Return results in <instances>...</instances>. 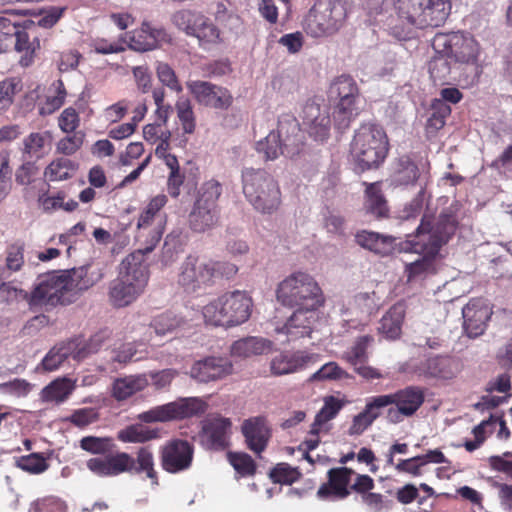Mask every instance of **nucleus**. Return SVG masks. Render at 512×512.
<instances>
[{"label": "nucleus", "instance_id": "f257e3e1", "mask_svg": "<svg viewBox=\"0 0 512 512\" xmlns=\"http://www.w3.org/2000/svg\"><path fill=\"white\" fill-rule=\"evenodd\" d=\"M457 226V216L450 209L442 211L435 220L427 215L422 217L415 233L399 244L400 251L419 255L416 260L405 264L408 282L437 273L440 250L453 237Z\"/></svg>", "mask_w": 512, "mask_h": 512}, {"label": "nucleus", "instance_id": "f03ea898", "mask_svg": "<svg viewBox=\"0 0 512 512\" xmlns=\"http://www.w3.org/2000/svg\"><path fill=\"white\" fill-rule=\"evenodd\" d=\"M80 447L91 454L105 455L91 458L86 463L87 468L97 476L112 477L123 473L145 475L152 485L159 484L154 454L148 446L140 447L135 458L126 452L110 453L114 444L109 437H83Z\"/></svg>", "mask_w": 512, "mask_h": 512}, {"label": "nucleus", "instance_id": "7ed1b4c3", "mask_svg": "<svg viewBox=\"0 0 512 512\" xmlns=\"http://www.w3.org/2000/svg\"><path fill=\"white\" fill-rule=\"evenodd\" d=\"M94 281L87 277V269L81 267L71 271L51 272L41 275L30 293V307L50 310L58 305L72 303L76 296L91 286Z\"/></svg>", "mask_w": 512, "mask_h": 512}, {"label": "nucleus", "instance_id": "20e7f679", "mask_svg": "<svg viewBox=\"0 0 512 512\" xmlns=\"http://www.w3.org/2000/svg\"><path fill=\"white\" fill-rule=\"evenodd\" d=\"M148 280L149 267L145 252L138 249L121 261L118 276L108 287L109 303L115 308L131 305L144 292Z\"/></svg>", "mask_w": 512, "mask_h": 512}, {"label": "nucleus", "instance_id": "39448f33", "mask_svg": "<svg viewBox=\"0 0 512 512\" xmlns=\"http://www.w3.org/2000/svg\"><path fill=\"white\" fill-rule=\"evenodd\" d=\"M237 271V266L229 262L188 255L180 266L178 284L187 293H197L214 286L219 279L231 278Z\"/></svg>", "mask_w": 512, "mask_h": 512}, {"label": "nucleus", "instance_id": "423d86ee", "mask_svg": "<svg viewBox=\"0 0 512 512\" xmlns=\"http://www.w3.org/2000/svg\"><path fill=\"white\" fill-rule=\"evenodd\" d=\"M242 189L246 200L261 214L271 215L282 204L278 181L264 169L245 168L242 171Z\"/></svg>", "mask_w": 512, "mask_h": 512}, {"label": "nucleus", "instance_id": "0eeeda50", "mask_svg": "<svg viewBox=\"0 0 512 512\" xmlns=\"http://www.w3.org/2000/svg\"><path fill=\"white\" fill-rule=\"evenodd\" d=\"M253 300L245 291L226 292L202 309L205 323L213 326L235 327L248 321Z\"/></svg>", "mask_w": 512, "mask_h": 512}, {"label": "nucleus", "instance_id": "6e6552de", "mask_svg": "<svg viewBox=\"0 0 512 512\" xmlns=\"http://www.w3.org/2000/svg\"><path fill=\"white\" fill-rule=\"evenodd\" d=\"M389 150L388 138L380 126L373 123L362 124L351 142V156L361 171L378 168Z\"/></svg>", "mask_w": 512, "mask_h": 512}, {"label": "nucleus", "instance_id": "1a4fd4ad", "mask_svg": "<svg viewBox=\"0 0 512 512\" xmlns=\"http://www.w3.org/2000/svg\"><path fill=\"white\" fill-rule=\"evenodd\" d=\"M276 298L283 306L320 308L325 303L321 287L313 276L298 271L283 279L277 286Z\"/></svg>", "mask_w": 512, "mask_h": 512}, {"label": "nucleus", "instance_id": "9d476101", "mask_svg": "<svg viewBox=\"0 0 512 512\" xmlns=\"http://www.w3.org/2000/svg\"><path fill=\"white\" fill-rule=\"evenodd\" d=\"M399 19L418 29L436 28L451 12L450 0H393Z\"/></svg>", "mask_w": 512, "mask_h": 512}, {"label": "nucleus", "instance_id": "9b49d317", "mask_svg": "<svg viewBox=\"0 0 512 512\" xmlns=\"http://www.w3.org/2000/svg\"><path fill=\"white\" fill-rule=\"evenodd\" d=\"M347 16L343 0H317L304 20V29L314 38L328 37L343 26Z\"/></svg>", "mask_w": 512, "mask_h": 512}, {"label": "nucleus", "instance_id": "f8f14e48", "mask_svg": "<svg viewBox=\"0 0 512 512\" xmlns=\"http://www.w3.org/2000/svg\"><path fill=\"white\" fill-rule=\"evenodd\" d=\"M329 94L337 100L333 109L334 126L337 130L344 131L360 113L359 87L353 77L343 74L333 80Z\"/></svg>", "mask_w": 512, "mask_h": 512}, {"label": "nucleus", "instance_id": "ddd939ff", "mask_svg": "<svg viewBox=\"0 0 512 512\" xmlns=\"http://www.w3.org/2000/svg\"><path fill=\"white\" fill-rule=\"evenodd\" d=\"M221 193L222 186L218 181L212 179L203 183L188 216L189 227L193 232L204 233L219 224L218 199Z\"/></svg>", "mask_w": 512, "mask_h": 512}, {"label": "nucleus", "instance_id": "4468645a", "mask_svg": "<svg viewBox=\"0 0 512 512\" xmlns=\"http://www.w3.org/2000/svg\"><path fill=\"white\" fill-rule=\"evenodd\" d=\"M208 404L200 398H180L167 404L156 406L138 415L144 423L169 422L199 416L206 412Z\"/></svg>", "mask_w": 512, "mask_h": 512}, {"label": "nucleus", "instance_id": "2eb2a0df", "mask_svg": "<svg viewBox=\"0 0 512 512\" xmlns=\"http://www.w3.org/2000/svg\"><path fill=\"white\" fill-rule=\"evenodd\" d=\"M172 23L188 36L197 38L200 46L220 42V30L201 12L182 9L172 15Z\"/></svg>", "mask_w": 512, "mask_h": 512}, {"label": "nucleus", "instance_id": "dca6fc26", "mask_svg": "<svg viewBox=\"0 0 512 512\" xmlns=\"http://www.w3.org/2000/svg\"><path fill=\"white\" fill-rule=\"evenodd\" d=\"M167 202L168 198L165 194H158L152 197L138 217L137 227L140 230L155 225L148 245L142 249L145 255L150 253L162 238L167 218L166 214L163 212V208Z\"/></svg>", "mask_w": 512, "mask_h": 512}, {"label": "nucleus", "instance_id": "f3484780", "mask_svg": "<svg viewBox=\"0 0 512 512\" xmlns=\"http://www.w3.org/2000/svg\"><path fill=\"white\" fill-rule=\"evenodd\" d=\"M391 405L395 408H389L387 418L391 423H399L404 417H412L420 409L425 401V389L420 386L410 385L398 389L389 394Z\"/></svg>", "mask_w": 512, "mask_h": 512}, {"label": "nucleus", "instance_id": "a211bd4d", "mask_svg": "<svg viewBox=\"0 0 512 512\" xmlns=\"http://www.w3.org/2000/svg\"><path fill=\"white\" fill-rule=\"evenodd\" d=\"M434 45H442L444 51L455 61L466 64L477 62L479 54L478 42L469 34L453 32L440 34L434 39Z\"/></svg>", "mask_w": 512, "mask_h": 512}, {"label": "nucleus", "instance_id": "6ab92c4d", "mask_svg": "<svg viewBox=\"0 0 512 512\" xmlns=\"http://www.w3.org/2000/svg\"><path fill=\"white\" fill-rule=\"evenodd\" d=\"M194 445L187 440L172 439L160 448V464L164 471L177 474L190 469Z\"/></svg>", "mask_w": 512, "mask_h": 512}, {"label": "nucleus", "instance_id": "aec40b11", "mask_svg": "<svg viewBox=\"0 0 512 512\" xmlns=\"http://www.w3.org/2000/svg\"><path fill=\"white\" fill-rule=\"evenodd\" d=\"M186 87L201 106L215 110H227L233 103L231 92L227 88L214 83L192 80L186 83Z\"/></svg>", "mask_w": 512, "mask_h": 512}, {"label": "nucleus", "instance_id": "412c9836", "mask_svg": "<svg viewBox=\"0 0 512 512\" xmlns=\"http://www.w3.org/2000/svg\"><path fill=\"white\" fill-rule=\"evenodd\" d=\"M410 369L418 377L425 379L451 380L461 371V363L452 356L435 355L410 365Z\"/></svg>", "mask_w": 512, "mask_h": 512}, {"label": "nucleus", "instance_id": "4be33fe9", "mask_svg": "<svg viewBox=\"0 0 512 512\" xmlns=\"http://www.w3.org/2000/svg\"><path fill=\"white\" fill-rule=\"evenodd\" d=\"M303 126L315 141L324 142L330 136L331 118L328 109H322L314 100H308L302 111Z\"/></svg>", "mask_w": 512, "mask_h": 512}, {"label": "nucleus", "instance_id": "5701e85b", "mask_svg": "<svg viewBox=\"0 0 512 512\" xmlns=\"http://www.w3.org/2000/svg\"><path fill=\"white\" fill-rule=\"evenodd\" d=\"M355 472L348 467L331 468L327 472V482L323 483L317 496L321 500H342L350 495L351 476Z\"/></svg>", "mask_w": 512, "mask_h": 512}, {"label": "nucleus", "instance_id": "b1692460", "mask_svg": "<svg viewBox=\"0 0 512 512\" xmlns=\"http://www.w3.org/2000/svg\"><path fill=\"white\" fill-rule=\"evenodd\" d=\"M284 146L286 157L300 153L303 146V136L298 120L292 114H282L278 119L277 130L273 131Z\"/></svg>", "mask_w": 512, "mask_h": 512}, {"label": "nucleus", "instance_id": "393cba45", "mask_svg": "<svg viewBox=\"0 0 512 512\" xmlns=\"http://www.w3.org/2000/svg\"><path fill=\"white\" fill-rule=\"evenodd\" d=\"M464 329L470 338L484 333L492 311L482 299H471L462 310Z\"/></svg>", "mask_w": 512, "mask_h": 512}, {"label": "nucleus", "instance_id": "a878e982", "mask_svg": "<svg viewBox=\"0 0 512 512\" xmlns=\"http://www.w3.org/2000/svg\"><path fill=\"white\" fill-rule=\"evenodd\" d=\"M241 432L247 448L258 456L266 449L271 437L267 422L261 416L244 420L241 425Z\"/></svg>", "mask_w": 512, "mask_h": 512}, {"label": "nucleus", "instance_id": "bb28decb", "mask_svg": "<svg viewBox=\"0 0 512 512\" xmlns=\"http://www.w3.org/2000/svg\"><path fill=\"white\" fill-rule=\"evenodd\" d=\"M233 365L227 358L208 357L196 362L191 368V376L204 383L222 379L230 375Z\"/></svg>", "mask_w": 512, "mask_h": 512}, {"label": "nucleus", "instance_id": "cd10ccee", "mask_svg": "<svg viewBox=\"0 0 512 512\" xmlns=\"http://www.w3.org/2000/svg\"><path fill=\"white\" fill-rule=\"evenodd\" d=\"M295 308L296 310L281 329L289 337V340L310 336L313 324L316 320V311L319 309L311 308L308 310L303 307Z\"/></svg>", "mask_w": 512, "mask_h": 512}, {"label": "nucleus", "instance_id": "c85d7f7f", "mask_svg": "<svg viewBox=\"0 0 512 512\" xmlns=\"http://www.w3.org/2000/svg\"><path fill=\"white\" fill-rule=\"evenodd\" d=\"M231 425L230 419L220 416L207 420L203 425L202 433L208 447L214 450L227 448Z\"/></svg>", "mask_w": 512, "mask_h": 512}, {"label": "nucleus", "instance_id": "c756f323", "mask_svg": "<svg viewBox=\"0 0 512 512\" xmlns=\"http://www.w3.org/2000/svg\"><path fill=\"white\" fill-rule=\"evenodd\" d=\"M312 360V356L304 352H281L270 362V372L274 376H282L302 370Z\"/></svg>", "mask_w": 512, "mask_h": 512}, {"label": "nucleus", "instance_id": "7c9ffc66", "mask_svg": "<svg viewBox=\"0 0 512 512\" xmlns=\"http://www.w3.org/2000/svg\"><path fill=\"white\" fill-rule=\"evenodd\" d=\"M420 176L418 165L408 155H402L393 163L390 176L394 186H408L417 182Z\"/></svg>", "mask_w": 512, "mask_h": 512}, {"label": "nucleus", "instance_id": "2f4dec72", "mask_svg": "<svg viewBox=\"0 0 512 512\" xmlns=\"http://www.w3.org/2000/svg\"><path fill=\"white\" fill-rule=\"evenodd\" d=\"M148 385L149 379L146 374L117 378L113 382L112 396L118 401H124L134 394L143 391Z\"/></svg>", "mask_w": 512, "mask_h": 512}, {"label": "nucleus", "instance_id": "473e14b6", "mask_svg": "<svg viewBox=\"0 0 512 512\" xmlns=\"http://www.w3.org/2000/svg\"><path fill=\"white\" fill-rule=\"evenodd\" d=\"M53 136L50 131L32 132L22 141V153L29 159L43 158L51 148Z\"/></svg>", "mask_w": 512, "mask_h": 512}, {"label": "nucleus", "instance_id": "72a5a7b5", "mask_svg": "<svg viewBox=\"0 0 512 512\" xmlns=\"http://www.w3.org/2000/svg\"><path fill=\"white\" fill-rule=\"evenodd\" d=\"M271 347V341L262 337L249 336L235 341L231 346V354L248 358L265 354L271 350Z\"/></svg>", "mask_w": 512, "mask_h": 512}, {"label": "nucleus", "instance_id": "f704fd0d", "mask_svg": "<svg viewBox=\"0 0 512 512\" xmlns=\"http://www.w3.org/2000/svg\"><path fill=\"white\" fill-rule=\"evenodd\" d=\"M15 37V50L22 54L19 64L22 67L30 66L35 57V53L40 49V41L37 36L31 37V34L24 29H16L12 34Z\"/></svg>", "mask_w": 512, "mask_h": 512}, {"label": "nucleus", "instance_id": "c9c22d12", "mask_svg": "<svg viewBox=\"0 0 512 512\" xmlns=\"http://www.w3.org/2000/svg\"><path fill=\"white\" fill-rule=\"evenodd\" d=\"M365 189V209L367 213L373 215L377 219L387 218L389 215V207L382 193L379 182L364 183Z\"/></svg>", "mask_w": 512, "mask_h": 512}, {"label": "nucleus", "instance_id": "e433bc0d", "mask_svg": "<svg viewBox=\"0 0 512 512\" xmlns=\"http://www.w3.org/2000/svg\"><path fill=\"white\" fill-rule=\"evenodd\" d=\"M405 318V310L402 305H393L381 318L378 327L379 333L387 339L395 340L400 337L402 324Z\"/></svg>", "mask_w": 512, "mask_h": 512}, {"label": "nucleus", "instance_id": "4c0bfd02", "mask_svg": "<svg viewBox=\"0 0 512 512\" xmlns=\"http://www.w3.org/2000/svg\"><path fill=\"white\" fill-rule=\"evenodd\" d=\"M395 238L371 231H360L355 235V241L361 247L377 254H387L393 247Z\"/></svg>", "mask_w": 512, "mask_h": 512}, {"label": "nucleus", "instance_id": "58836bf2", "mask_svg": "<svg viewBox=\"0 0 512 512\" xmlns=\"http://www.w3.org/2000/svg\"><path fill=\"white\" fill-rule=\"evenodd\" d=\"M185 325V319L172 311L162 312L153 317L150 322V327L159 336H165L177 332Z\"/></svg>", "mask_w": 512, "mask_h": 512}, {"label": "nucleus", "instance_id": "ea45409f", "mask_svg": "<svg viewBox=\"0 0 512 512\" xmlns=\"http://www.w3.org/2000/svg\"><path fill=\"white\" fill-rule=\"evenodd\" d=\"M75 388L74 382L68 378H57L41 391V399L44 402H64L73 392Z\"/></svg>", "mask_w": 512, "mask_h": 512}, {"label": "nucleus", "instance_id": "a19ab883", "mask_svg": "<svg viewBox=\"0 0 512 512\" xmlns=\"http://www.w3.org/2000/svg\"><path fill=\"white\" fill-rule=\"evenodd\" d=\"M349 401L345 398H338L333 395L324 398V404L320 411L316 414L314 423L312 425V432L317 434L319 428L326 422L334 419L340 410L348 404Z\"/></svg>", "mask_w": 512, "mask_h": 512}, {"label": "nucleus", "instance_id": "79ce46f5", "mask_svg": "<svg viewBox=\"0 0 512 512\" xmlns=\"http://www.w3.org/2000/svg\"><path fill=\"white\" fill-rule=\"evenodd\" d=\"M78 169V164L68 158L54 159L44 171V176L51 182L63 181L73 177Z\"/></svg>", "mask_w": 512, "mask_h": 512}, {"label": "nucleus", "instance_id": "37998d69", "mask_svg": "<svg viewBox=\"0 0 512 512\" xmlns=\"http://www.w3.org/2000/svg\"><path fill=\"white\" fill-rule=\"evenodd\" d=\"M158 430L150 429L142 424H132L120 430L118 440L124 443H145L158 438Z\"/></svg>", "mask_w": 512, "mask_h": 512}, {"label": "nucleus", "instance_id": "c03bdc74", "mask_svg": "<svg viewBox=\"0 0 512 512\" xmlns=\"http://www.w3.org/2000/svg\"><path fill=\"white\" fill-rule=\"evenodd\" d=\"M431 111L425 127L427 136H434L445 126L446 118L451 114V107L442 100H433Z\"/></svg>", "mask_w": 512, "mask_h": 512}, {"label": "nucleus", "instance_id": "a18cd8bd", "mask_svg": "<svg viewBox=\"0 0 512 512\" xmlns=\"http://www.w3.org/2000/svg\"><path fill=\"white\" fill-rule=\"evenodd\" d=\"M450 58L451 57L445 52L439 53L430 60L428 70L430 78L435 84L444 85L449 83L451 74Z\"/></svg>", "mask_w": 512, "mask_h": 512}, {"label": "nucleus", "instance_id": "49530a36", "mask_svg": "<svg viewBox=\"0 0 512 512\" xmlns=\"http://www.w3.org/2000/svg\"><path fill=\"white\" fill-rule=\"evenodd\" d=\"M74 341L53 347L41 362L45 371H54L58 369L66 359L72 358Z\"/></svg>", "mask_w": 512, "mask_h": 512}, {"label": "nucleus", "instance_id": "de8ad7c7", "mask_svg": "<svg viewBox=\"0 0 512 512\" xmlns=\"http://www.w3.org/2000/svg\"><path fill=\"white\" fill-rule=\"evenodd\" d=\"M106 339V333L101 331L92 335L87 341L79 343L74 341L72 358L80 361L91 354L97 353L105 344Z\"/></svg>", "mask_w": 512, "mask_h": 512}, {"label": "nucleus", "instance_id": "09e8293b", "mask_svg": "<svg viewBox=\"0 0 512 512\" xmlns=\"http://www.w3.org/2000/svg\"><path fill=\"white\" fill-rule=\"evenodd\" d=\"M54 95H48L44 103L39 106V114L42 116L51 115L62 107L67 96L66 88L61 79L53 83Z\"/></svg>", "mask_w": 512, "mask_h": 512}, {"label": "nucleus", "instance_id": "8fccbe9b", "mask_svg": "<svg viewBox=\"0 0 512 512\" xmlns=\"http://www.w3.org/2000/svg\"><path fill=\"white\" fill-rule=\"evenodd\" d=\"M301 476L302 473L299 468L292 467L285 462L276 464L269 472L271 481L282 485H291L298 481Z\"/></svg>", "mask_w": 512, "mask_h": 512}, {"label": "nucleus", "instance_id": "3c124183", "mask_svg": "<svg viewBox=\"0 0 512 512\" xmlns=\"http://www.w3.org/2000/svg\"><path fill=\"white\" fill-rule=\"evenodd\" d=\"M374 341L373 336L363 335L356 339L354 345L344 355V359L352 366L359 363H366L368 361V347Z\"/></svg>", "mask_w": 512, "mask_h": 512}, {"label": "nucleus", "instance_id": "603ef678", "mask_svg": "<svg viewBox=\"0 0 512 512\" xmlns=\"http://www.w3.org/2000/svg\"><path fill=\"white\" fill-rule=\"evenodd\" d=\"M177 118L185 134H193L196 129V117L189 99H179L175 104Z\"/></svg>", "mask_w": 512, "mask_h": 512}, {"label": "nucleus", "instance_id": "864d4df0", "mask_svg": "<svg viewBox=\"0 0 512 512\" xmlns=\"http://www.w3.org/2000/svg\"><path fill=\"white\" fill-rule=\"evenodd\" d=\"M15 465L17 468L30 474H41L49 467V464L41 453H31L29 455L20 456L15 459Z\"/></svg>", "mask_w": 512, "mask_h": 512}, {"label": "nucleus", "instance_id": "5fc2aeb1", "mask_svg": "<svg viewBox=\"0 0 512 512\" xmlns=\"http://www.w3.org/2000/svg\"><path fill=\"white\" fill-rule=\"evenodd\" d=\"M227 457L231 466L242 477L253 476L256 473L257 465L249 454L244 452H229Z\"/></svg>", "mask_w": 512, "mask_h": 512}, {"label": "nucleus", "instance_id": "6e6d98bb", "mask_svg": "<svg viewBox=\"0 0 512 512\" xmlns=\"http://www.w3.org/2000/svg\"><path fill=\"white\" fill-rule=\"evenodd\" d=\"M258 153L263 154L265 160H275L280 155L286 156L284 146L280 143L278 136L270 132L263 140L256 144Z\"/></svg>", "mask_w": 512, "mask_h": 512}, {"label": "nucleus", "instance_id": "4d7b16f0", "mask_svg": "<svg viewBox=\"0 0 512 512\" xmlns=\"http://www.w3.org/2000/svg\"><path fill=\"white\" fill-rule=\"evenodd\" d=\"M349 378V374L338 363L331 361L309 377V382L337 381Z\"/></svg>", "mask_w": 512, "mask_h": 512}, {"label": "nucleus", "instance_id": "13d9d810", "mask_svg": "<svg viewBox=\"0 0 512 512\" xmlns=\"http://www.w3.org/2000/svg\"><path fill=\"white\" fill-rule=\"evenodd\" d=\"M156 74L159 81L172 91L176 93L182 92L183 88L178 80V77L174 71V69L165 62H158L156 65Z\"/></svg>", "mask_w": 512, "mask_h": 512}, {"label": "nucleus", "instance_id": "bf43d9fd", "mask_svg": "<svg viewBox=\"0 0 512 512\" xmlns=\"http://www.w3.org/2000/svg\"><path fill=\"white\" fill-rule=\"evenodd\" d=\"M25 245L22 242L10 244L6 249V268L11 272H18L24 265Z\"/></svg>", "mask_w": 512, "mask_h": 512}, {"label": "nucleus", "instance_id": "052dcab7", "mask_svg": "<svg viewBox=\"0 0 512 512\" xmlns=\"http://www.w3.org/2000/svg\"><path fill=\"white\" fill-rule=\"evenodd\" d=\"M18 91L19 81L16 78H7L0 82V113L8 110L13 104Z\"/></svg>", "mask_w": 512, "mask_h": 512}, {"label": "nucleus", "instance_id": "680f3d73", "mask_svg": "<svg viewBox=\"0 0 512 512\" xmlns=\"http://www.w3.org/2000/svg\"><path fill=\"white\" fill-rule=\"evenodd\" d=\"M378 299L375 292H363L354 296L352 308L366 315L373 314L378 309Z\"/></svg>", "mask_w": 512, "mask_h": 512}, {"label": "nucleus", "instance_id": "e2e57ef3", "mask_svg": "<svg viewBox=\"0 0 512 512\" xmlns=\"http://www.w3.org/2000/svg\"><path fill=\"white\" fill-rule=\"evenodd\" d=\"M148 36V32L144 29V23H142L139 29L128 34V47L138 52L153 50Z\"/></svg>", "mask_w": 512, "mask_h": 512}, {"label": "nucleus", "instance_id": "0e129e2a", "mask_svg": "<svg viewBox=\"0 0 512 512\" xmlns=\"http://www.w3.org/2000/svg\"><path fill=\"white\" fill-rule=\"evenodd\" d=\"M64 503L57 497L47 496L33 501L30 505V512H63Z\"/></svg>", "mask_w": 512, "mask_h": 512}, {"label": "nucleus", "instance_id": "69168bd1", "mask_svg": "<svg viewBox=\"0 0 512 512\" xmlns=\"http://www.w3.org/2000/svg\"><path fill=\"white\" fill-rule=\"evenodd\" d=\"M388 406H391V398L389 394H383L368 398L363 410L375 421L380 417L382 409Z\"/></svg>", "mask_w": 512, "mask_h": 512}, {"label": "nucleus", "instance_id": "338daca9", "mask_svg": "<svg viewBox=\"0 0 512 512\" xmlns=\"http://www.w3.org/2000/svg\"><path fill=\"white\" fill-rule=\"evenodd\" d=\"M83 140L84 135L81 132L66 136L57 143V152L67 156L73 155L81 148Z\"/></svg>", "mask_w": 512, "mask_h": 512}, {"label": "nucleus", "instance_id": "774afa93", "mask_svg": "<svg viewBox=\"0 0 512 512\" xmlns=\"http://www.w3.org/2000/svg\"><path fill=\"white\" fill-rule=\"evenodd\" d=\"M79 124V114L73 107L65 108L58 118L59 128L65 133L74 132Z\"/></svg>", "mask_w": 512, "mask_h": 512}]
</instances>
